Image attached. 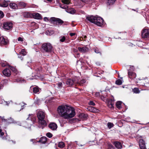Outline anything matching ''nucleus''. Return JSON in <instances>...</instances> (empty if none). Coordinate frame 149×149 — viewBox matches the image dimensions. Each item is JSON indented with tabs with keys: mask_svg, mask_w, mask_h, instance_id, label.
<instances>
[{
	"mask_svg": "<svg viewBox=\"0 0 149 149\" xmlns=\"http://www.w3.org/2000/svg\"><path fill=\"white\" fill-rule=\"evenodd\" d=\"M86 19L90 22L94 23L99 26H102L103 23V19L100 17L91 16L87 17Z\"/></svg>",
	"mask_w": 149,
	"mask_h": 149,
	"instance_id": "3",
	"label": "nucleus"
},
{
	"mask_svg": "<svg viewBox=\"0 0 149 149\" xmlns=\"http://www.w3.org/2000/svg\"><path fill=\"white\" fill-rule=\"evenodd\" d=\"M86 82V81L84 79L81 80L79 82L76 81V83L79 84L80 85H82L84 83Z\"/></svg>",
	"mask_w": 149,
	"mask_h": 149,
	"instance_id": "29",
	"label": "nucleus"
},
{
	"mask_svg": "<svg viewBox=\"0 0 149 149\" xmlns=\"http://www.w3.org/2000/svg\"><path fill=\"white\" fill-rule=\"evenodd\" d=\"M17 81L18 82H22V81L20 80L19 79H18L17 80Z\"/></svg>",
	"mask_w": 149,
	"mask_h": 149,
	"instance_id": "54",
	"label": "nucleus"
},
{
	"mask_svg": "<svg viewBox=\"0 0 149 149\" xmlns=\"http://www.w3.org/2000/svg\"><path fill=\"white\" fill-rule=\"evenodd\" d=\"M27 61H28L27 62L26 65L28 66H29L30 65V63H31L32 62V61L31 59L29 57H28V58Z\"/></svg>",
	"mask_w": 149,
	"mask_h": 149,
	"instance_id": "32",
	"label": "nucleus"
},
{
	"mask_svg": "<svg viewBox=\"0 0 149 149\" xmlns=\"http://www.w3.org/2000/svg\"><path fill=\"white\" fill-rule=\"evenodd\" d=\"M29 117H28L27 118V119H29L30 118V119H31H31H32V118H34V115L33 114H29Z\"/></svg>",
	"mask_w": 149,
	"mask_h": 149,
	"instance_id": "44",
	"label": "nucleus"
},
{
	"mask_svg": "<svg viewBox=\"0 0 149 149\" xmlns=\"http://www.w3.org/2000/svg\"><path fill=\"white\" fill-rule=\"evenodd\" d=\"M18 41H23V38H22L21 37H19L18 38Z\"/></svg>",
	"mask_w": 149,
	"mask_h": 149,
	"instance_id": "50",
	"label": "nucleus"
},
{
	"mask_svg": "<svg viewBox=\"0 0 149 149\" xmlns=\"http://www.w3.org/2000/svg\"><path fill=\"white\" fill-rule=\"evenodd\" d=\"M9 6L11 8L13 9H16L18 8L17 5L15 3H10Z\"/></svg>",
	"mask_w": 149,
	"mask_h": 149,
	"instance_id": "18",
	"label": "nucleus"
},
{
	"mask_svg": "<svg viewBox=\"0 0 149 149\" xmlns=\"http://www.w3.org/2000/svg\"><path fill=\"white\" fill-rule=\"evenodd\" d=\"M122 102L121 101H118L117 102L116 105L117 108L118 109H120L121 108V104Z\"/></svg>",
	"mask_w": 149,
	"mask_h": 149,
	"instance_id": "21",
	"label": "nucleus"
},
{
	"mask_svg": "<svg viewBox=\"0 0 149 149\" xmlns=\"http://www.w3.org/2000/svg\"><path fill=\"white\" fill-rule=\"evenodd\" d=\"M8 6V3L6 1L4 2L2 4L0 3V6L3 7H6Z\"/></svg>",
	"mask_w": 149,
	"mask_h": 149,
	"instance_id": "25",
	"label": "nucleus"
},
{
	"mask_svg": "<svg viewBox=\"0 0 149 149\" xmlns=\"http://www.w3.org/2000/svg\"><path fill=\"white\" fill-rule=\"evenodd\" d=\"M113 103L111 100H109L107 103L108 106L110 108H112L113 107Z\"/></svg>",
	"mask_w": 149,
	"mask_h": 149,
	"instance_id": "20",
	"label": "nucleus"
},
{
	"mask_svg": "<svg viewBox=\"0 0 149 149\" xmlns=\"http://www.w3.org/2000/svg\"><path fill=\"white\" fill-rule=\"evenodd\" d=\"M70 35L72 37L75 35L76 33H70Z\"/></svg>",
	"mask_w": 149,
	"mask_h": 149,
	"instance_id": "51",
	"label": "nucleus"
},
{
	"mask_svg": "<svg viewBox=\"0 0 149 149\" xmlns=\"http://www.w3.org/2000/svg\"><path fill=\"white\" fill-rule=\"evenodd\" d=\"M88 109L90 111L93 112H95L96 109L93 107H89Z\"/></svg>",
	"mask_w": 149,
	"mask_h": 149,
	"instance_id": "40",
	"label": "nucleus"
},
{
	"mask_svg": "<svg viewBox=\"0 0 149 149\" xmlns=\"http://www.w3.org/2000/svg\"><path fill=\"white\" fill-rule=\"evenodd\" d=\"M80 40H81V41H82V40H84V38H82V37H80Z\"/></svg>",
	"mask_w": 149,
	"mask_h": 149,
	"instance_id": "53",
	"label": "nucleus"
},
{
	"mask_svg": "<svg viewBox=\"0 0 149 149\" xmlns=\"http://www.w3.org/2000/svg\"><path fill=\"white\" fill-rule=\"evenodd\" d=\"M86 36H84V41H85L86 40Z\"/></svg>",
	"mask_w": 149,
	"mask_h": 149,
	"instance_id": "57",
	"label": "nucleus"
},
{
	"mask_svg": "<svg viewBox=\"0 0 149 149\" xmlns=\"http://www.w3.org/2000/svg\"><path fill=\"white\" fill-rule=\"evenodd\" d=\"M44 20L45 21H49L47 17H45L44 18Z\"/></svg>",
	"mask_w": 149,
	"mask_h": 149,
	"instance_id": "52",
	"label": "nucleus"
},
{
	"mask_svg": "<svg viewBox=\"0 0 149 149\" xmlns=\"http://www.w3.org/2000/svg\"><path fill=\"white\" fill-rule=\"evenodd\" d=\"M74 52H77V49H74Z\"/></svg>",
	"mask_w": 149,
	"mask_h": 149,
	"instance_id": "61",
	"label": "nucleus"
},
{
	"mask_svg": "<svg viewBox=\"0 0 149 149\" xmlns=\"http://www.w3.org/2000/svg\"><path fill=\"white\" fill-rule=\"evenodd\" d=\"M122 81L120 79H118L116 81V84L117 85H120L122 84Z\"/></svg>",
	"mask_w": 149,
	"mask_h": 149,
	"instance_id": "35",
	"label": "nucleus"
},
{
	"mask_svg": "<svg viewBox=\"0 0 149 149\" xmlns=\"http://www.w3.org/2000/svg\"><path fill=\"white\" fill-rule=\"evenodd\" d=\"M79 117L82 120H86L88 117V116L86 114L84 113H81L79 115Z\"/></svg>",
	"mask_w": 149,
	"mask_h": 149,
	"instance_id": "15",
	"label": "nucleus"
},
{
	"mask_svg": "<svg viewBox=\"0 0 149 149\" xmlns=\"http://www.w3.org/2000/svg\"><path fill=\"white\" fill-rule=\"evenodd\" d=\"M4 16V14L3 12L0 11V18H2Z\"/></svg>",
	"mask_w": 149,
	"mask_h": 149,
	"instance_id": "47",
	"label": "nucleus"
},
{
	"mask_svg": "<svg viewBox=\"0 0 149 149\" xmlns=\"http://www.w3.org/2000/svg\"><path fill=\"white\" fill-rule=\"evenodd\" d=\"M37 116L38 120V124L41 125L39 127L43 129L47 125V123L45 119V113L42 111H39L37 113Z\"/></svg>",
	"mask_w": 149,
	"mask_h": 149,
	"instance_id": "2",
	"label": "nucleus"
},
{
	"mask_svg": "<svg viewBox=\"0 0 149 149\" xmlns=\"http://www.w3.org/2000/svg\"><path fill=\"white\" fill-rule=\"evenodd\" d=\"M139 145L141 149H145L146 148L145 143L143 144H139Z\"/></svg>",
	"mask_w": 149,
	"mask_h": 149,
	"instance_id": "38",
	"label": "nucleus"
},
{
	"mask_svg": "<svg viewBox=\"0 0 149 149\" xmlns=\"http://www.w3.org/2000/svg\"><path fill=\"white\" fill-rule=\"evenodd\" d=\"M149 35V31L147 29H145L143 30L142 32L141 36L143 38H147Z\"/></svg>",
	"mask_w": 149,
	"mask_h": 149,
	"instance_id": "7",
	"label": "nucleus"
},
{
	"mask_svg": "<svg viewBox=\"0 0 149 149\" xmlns=\"http://www.w3.org/2000/svg\"><path fill=\"white\" fill-rule=\"evenodd\" d=\"M65 40V36H61L60 37V41L61 42H64Z\"/></svg>",
	"mask_w": 149,
	"mask_h": 149,
	"instance_id": "36",
	"label": "nucleus"
},
{
	"mask_svg": "<svg viewBox=\"0 0 149 149\" xmlns=\"http://www.w3.org/2000/svg\"><path fill=\"white\" fill-rule=\"evenodd\" d=\"M24 17L26 18H32V14L28 12H25L23 13Z\"/></svg>",
	"mask_w": 149,
	"mask_h": 149,
	"instance_id": "16",
	"label": "nucleus"
},
{
	"mask_svg": "<svg viewBox=\"0 0 149 149\" xmlns=\"http://www.w3.org/2000/svg\"><path fill=\"white\" fill-rule=\"evenodd\" d=\"M3 27L6 30L11 29L13 27V24L10 22H5L3 24Z\"/></svg>",
	"mask_w": 149,
	"mask_h": 149,
	"instance_id": "6",
	"label": "nucleus"
},
{
	"mask_svg": "<svg viewBox=\"0 0 149 149\" xmlns=\"http://www.w3.org/2000/svg\"><path fill=\"white\" fill-rule=\"evenodd\" d=\"M78 49L80 52L83 53L87 52L88 50V49L86 46H84L82 47H78Z\"/></svg>",
	"mask_w": 149,
	"mask_h": 149,
	"instance_id": "10",
	"label": "nucleus"
},
{
	"mask_svg": "<svg viewBox=\"0 0 149 149\" xmlns=\"http://www.w3.org/2000/svg\"><path fill=\"white\" fill-rule=\"evenodd\" d=\"M0 134L1 136H3L4 135V133L2 132L0 133Z\"/></svg>",
	"mask_w": 149,
	"mask_h": 149,
	"instance_id": "56",
	"label": "nucleus"
},
{
	"mask_svg": "<svg viewBox=\"0 0 149 149\" xmlns=\"http://www.w3.org/2000/svg\"><path fill=\"white\" fill-rule=\"evenodd\" d=\"M31 125V124H30L29 125L28 127V128Z\"/></svg>",
	"mask_w": 149,
	"mask_h": 149,
	"instance_id": "63",
	"label": "nucleus"
},
{
	"mask_svg": "<svg viewBox=\"0 0 149 149\" xmlns=\"http://www.w3.org/2000/svg\"><path fill=\"white\" fill-rule=\"evenodd\" d=\"M75 83H76V81H74L70 79H68L66 82L67 84L69 86L73 85V84Z\"/></svg>",
	"mask_w": 149,
	"mask_h": 149,
	"instance_id": "13",
	"label": "nucleus"
},
{
	"mask_svg": "<svg viewBox=\"0 0 149 149\" xmlns=\"http://www.w3.org/2000/svg\"><path fill=\"white\" fill-rule=\"evenodd\" d=\"M116 0H108L107 2V4L111 5L113 4L115 2Z\"/></svg>",
	"mask_w": 149,
	"mask_h": 149,
	"instance_id": "28",
	"label": "nucleus"
},
{
	"mask_svg": "<svg viewBox=\"0 0 149 149\" xmlns=\"http://www.w3.org/2000/svg\"><path fill=\"white\" fill-rule=\"evenodd\" d=\"M63 84L62 83L59 82L58 83V86L59 88H61Z\"/></svg>",
	"mask_w": 149,
	"mask_h": 149,
	"instance_id": "48",
	"label": "nucleus"
},
{
	"mask_svg": "<svg viewBox=\"0 0 149 149\" xmlns=\"http://www.w3.org/2000/svg\"><path fill=\"white\" fill-rule=\"evenodd\" d=\"M145 144V143L144 141L143 140V139H140L139 141V144Z\"/></svg>",
	"mask_w": 149,
	"mask_h": 149,
	"instance_id": "43",
	"label": "nucleus"
},
{
	"mask_svg": "<svg viewBox=\"0 0 149 149\" xmlns=\"http://www.w3.org/2000/svg\"><path fill=\"white\" fill-rule=\"evenodd\" d=\"M80 1H82L83 3H87L90 1V0H80Z\"/></svg>",
	"mask_w": 149,
	"mask_h": 149,
	"instance_id": "41",
	"label": "nucleus"
},
{
	"mask_svg": "<svg viewBox=\"0 0 149 149\" xmlns=\"http://www.w3.org/2000/svg\"><path fill=\"white\" fill-rule=\"evenodd\" d=\"M75 11H76L73 8H71L68 10V12L71 14H73L75 13Z\"/></svg>",
	"mask_w": 149,
	"mask_h": 149,
	"instance_id": "30",
	"label": "nucleus"
},
{
	"mask_svg": "<svg viewBox=\"0 0 149 149\" xmlns=\"http://www.w3.org/2000/svg\"><path fill=\"white\" fill-rule=\"evenodd\" d=\"M18 58H19L21 61L23 60V57L20 55H18Z\"/></svg>",
	"mask_w": 149,
	"mask_h": 149,
	"instance_id": "49",
	"label": "nucleus"
},
{
	"mask_svg": "<svg viewBox=\"0 0 149 149\" xmlns=\"http://www.w3.org/2000/svg\"><path fill=\"white\" fill-rule=\"evenodd\" d=\"M94 52L95 53L98 54L100 53V55H101V53L99 51V49L97 48H95L94 49Z\"/></svg>",
	"mask_w": 149,
	"mask_h": 149,
	"instance_id": "39",
	"label": "nucleus"
},
{
	"mask_svg": "<svg viewBox=\"0 0 149 149\" xmlns=\"http://www.w3.org/2000/svg\"><path fill=\"white\" fill-rule=\"evenodd\" d=\"M62 1L63 3L66 4H69L70 3V0H62Z\"/></svg>",
	"mask_w": 149,
	"mask_h": 149,
	"instance_id": "34",
	"label": "nucleus"
},
{
	"mask_svg": "<svg viewBox=\"0 0 149 149\" xmlns=\"http://www.w3.org/2000/svg\"><path fill=\"white\" fill-rule=\"evenodd\" d=\"M65 146V144L63 142H59L58 144V147L61 148H63Z\"/></svg>",
	"mask_w": 149,
	"mask_h": 149,
	"instance_id": "26",
	"label": "nucleus"
},
{
	"mask_svg": "<svg viewBox=\"0 0 149 149\" xmlns=\"http://www.w3.org/2000/svg\"><path fill=\"white\" fill-rule=\"evenodd\" d=\"M23 109V106H21V109L19 110H18V111H20L21 109Z\"/></svg>",
	"mask_w": 149,
	"mask_h": 149,
	"instance_id": "58",
	"label": "nucleus"
},
{
	"mask_svg": "<svg viewBox=\"0 0 149 149\" xmlns=\"http://www.w3.org/2000/svg\"><path fill=\"white\" fill-rule=\"evenodd\" d=\"M89 105L93 106H94L95 105V103L92 101H90L89 102Z\"/></svg>",
	"mask_w": 149,
	"mask_h": 149,
	"instance_id": "46",
	"label": "nucleus"
},
{
	"mask_svg": "<svg viewBox=\"0 0 149 149\" xmlns=\"http://www.w3.org/2000/svg\"><path fill=\"white\" fill-rule=\"evenodd\" d=\"M114 126L113 124L109 122L107 123V126L109 129H111Z\"/></svg>",
	"mask_w": 149,
	"mask_h": 149,
	"instance_id": "31",
	"label": "nucleus"
},
{
	"mask_svg": "<svg viewBox=\"0 0 149 149\" xmlns=\"http://www.w3.org/2000/svg\"><path fill=\"white\" fill-rule=\"evenodd\" d=\"M133 91L134 93H140V91L137 88H135L133 89Z\"/></svg>",
	"mask_w": 149,
	"mask_h": 149,
	"instance_id": "33",
	"label": "nucleus"
},
{
	"mask_svg": "<svg viewBox=\"0 0 149 149\" xmlns=\"http://www.w3.org/2000/svg\"><path fill=\"white\" fill-rule=\"evenodd\" d=\"M10 102H5V103H6V104L7 105H9V103H10Z\"/></svg>",
	"mask_w": 149,
	"mask_h": 149,
	"instance_id": "55",
	"label": "nucleus"
},
{
	"mask_svg": "<svg viewBox=\"0 0 149 149\" xmlns=\"http://www.w3.org/2000/svg\"><path fill=\"white\" fill-rule=\"evenodd\" d=\"M3 88V86H0V90L2 89Z\"/></svg>",
	"mask_w": 149,
	"mask_h": 149,
	"instance_id": "60",
	"label": "nucleus"
},
{
	"mask_svg": "<svg viewBox=\"0 0 149 149\" xmlns=\"http://www.w3.org/2000/svg\"><path fill=\"white\" fill-rule=\"evenodd\" d=\"M46 136L49 138H51L52 136V135L50 133H48L46 134Z\"/></svg>",
	"mask_w": 149,
	"mask_h": 149,
	"instance_id": "42",
	"label": "nucleus"
},
{
	"mask_svg": "<svg viewBox=\"0 0 149 149\" xmlns=\"http://www.w3.org/2000/svg\"><path fill=\"white\" fill-rule=\"evenodd\" d=\"M128 75L129 77L131 79L135 78L136 77V74L132 71H129L128 72Z\"/></svg>",
	"mask_w": 149,
	"mask_h": 149,
	"instance_id": "12",
	"label": "nucleus"
},
{
	"mask_svg": "<svg viewBox=\"0 0 149 149\" xmlns=\"http://www.w3.org/2000/svg\"><path fill=\"white\" fill-rule=\"evenodd\" d=\"M108 148L109 149H113V147L111 144H109L108 146Z\"/></svg>",
	"mask_w": 149,
	"mask_h": 149,
	"instance_id": "45",
	"label": "nucleus"
},
{
	"mask_svg": "<svg viewBox=\"0 0 149 149\" xmlns=\"http://www.w3.org/2000/svg\"><path fill=\"white\" fill-rule=\"evenodd\" d=\"M9 67L10 68V69L14 73L17 74V70L14 67H12V66H9Z\"/></svg>",
	"mask_w": 149,
	"mask_h": 149,
	"instance_id": "24",
	"label": "nucleus"
},
{
	"mask_svg": "<svg viewBox=\"0 0 149 149\" xmlns=\"http://www.w3.org/2000/svg\"><path fill=\"white\" fill-rule=\"evenodd\" d=\"M49 21L52 23H53L54 22H56V25H62L64 23L63 21L60 19L56 18L54 17H51Z\"/></svg>",
	"mask_w": 149,
	"mask_h": 149,
	"instance_id": "5",
	"label": "nucleus"
},
{
	"mask_svg": "<svg viewBox=\"0 0 149 149\" xmlns=\"http://www.w3.org/2000/svg\"><path fill=\"white\" fill-rule=\"evenodd\" d=\"M60 7L61 8H64H64H64V7H62V6H60Z\"/></svg>",
	"mask_w": 149,
	"mask_h": 149,
	"instance_id": "62",
	"label": "nucleus"
},
{
	"mask_svg": "<svg viewBox=\"0 0 149 149\" xmlns=\"http://www.w3.org/2000/svg\"><path fill=\"white\" fill-rule=\"evenodd\" d=\"M47 139V138L46 137H42L40 138V141L42 143H45L46 142Z\"/></svg>",
	"mask_w": 149,
	"mask_h": 149,
	"instance_id": "19",
	"label": "nucleus"
},
{
	"mask_svg": "<svg viewBox=\"0 0 149 149\" xmlns=\"http://www.w3.org/2000/svg\"><path fill=\"white\" fill-rule=\"evenodd\" d=\"M2 120H5V121H6V120H6L5 119H4L3 118H3H2Z\"/></svg>",
	"mask_w": 149,
	"mask_h": 149,
	"instance_id": "59",
	"label": "nucleus"
},
{
	"mask_svg": "<svg viewBox=\"0 0 149 149\" xmlns=\"http://www.w3.org/2000/svg\"><path fill=\"white\" fill-rule=\"evenodd\" d=\"M4 75L7 77H9L11 74V72L9 69H5L3 71Z\"/></svg>",
	"mask_w": 149,
	"mask_h": 149,
	"instance_id": "11",
	"label": "nucleus"
},
{
	"mask_svg": "<svg viewBox=\"0 0 149 149\" xmlns=\"http://www.w3.org/2000/svg\"><path fill=\"white\" fill-rule=\"evenodd\" d=\"M49 128L53 130H56L57 127V125L54 123H51L48 126Z\"/></svg>",
	"mask_w": 149,
	"mask_h": 149,
	"instance_id": "8",
	"label": "nucleus"
},
{
	"mask_svg": "<svg viewBox=\"0 0 149 149\" xmlns=\"http://www.w3.org/2000/svg\"><path fill=\"white\" fill-rule=\"evenodd\" d=\"M8 43V40L2 36L0 37V45H6Z\"/></svg>",
	"mask_w": 149,
	"mask_h": 149,
	"instance_id": "9",
	"label": "nucleus"
},
{
	"mask_svg": "<svg viewBox=\"0 0 149 149\" xmlns=\"http://www.w3.org/2000/svg\"><path fill=\"white\" fill-rule=\"evenodd\" d=\"M1 65L2 67H4L7 66H10L8 65V63L6 61H2L1 63Z\"/></svg>",
	"mask_w": 149,
	"mask_h": 149,
	"instance_id": "22",
	"label": "nucleus"
},
{
	"mask_svg": "<svg viewBox=\"0 0 149 149\" xmlns=\"http://www.w3.org/2000/svg\"><path fill=\"white\" fill-rule=\"evenodd\" d=\"M10 123H14L13 121V120H12V121H11V122H10Z\"/></svg>",
	"mask_w": 149,
	"mask_h": 149,
	"instance_id": "64",
	"label": "nucleus"
},
{
	"mask_svg": "<svg viewBox=\"0 0 149 149\" xmlns=\"http://www.w3.org/2000/svg\"><path fill=\"white\" fill-rule=\"evenodd\" d=\"M32 17L34 18L40 19L41 18V15L38 13H35L32 14Z\"/></svg>",
	"mask_w": 149,
	"mask_h": 149,
	"instance_id": "14",
	"label": "nucleus"
},
{
	"mask_svg": "<svg viewBox=\"0 0 149 149\" xmlns=\"http://www.w3.org/2000/svg\"><path fill=\"white\" fill-rule=\"evenodd\" d=\"M53 47L49 43H45L42 45L41 50L44 52L51 53L53 51Z\"/></svg>",
	"mask_w": 149,
	"mask_h": 149,
	"instance_id": "4",
	"label": "nucleus"
},
{
	"mask_svg": "<svg viewBox=\"0 0 149 149\" xmlns=\"http://www.w3.org/2000/svg\"><path fill=\"white\" fill-rule=\"evenodd\" d=\"M57 111L59 115L65 119L71 118L75 115L74 109L67 105L59 106L58 108Z\"/></svg>",
	"mask_w": 149,
	"mask_h": 149,
	"instance_id": "1",
	"label": "nucleus"
},
{
	"mask_svg": "<svg viewBox=\"0 0 149 149\" xmlns=\"http://www.w3.org/2000/svg\"><path fill=\"white\" fill-rule=\"evenodd\" d=\"M18 5L21 8H24L26 6V4L23 2H20L19 3Z\"/></svg>",
	"mask_w": 149,
	"mask_h": 149,
	"instance_id": "23",
	"label": "nucleus"
},
{
	"mask_svg": "<svg viewBox=\"0 0 149 149\" xmlns=\"http://www.w3.org/2000/svg\"><path fill=\"white\" fill-rule=\"evenodd\" d=\"M114 144L115 146L117 148L120 149L122 148V144L120 142H116L114 143Z\"/></svg>",
	"mask_w": 149,
	"mask_h": 149,
	"instance_id": "17",
	"label": "nucleus"
},
{
	"mask_svg": "<svg viewBox=\"0 0 149 149\" xmlns=\"http://www.w3.org/2000/svg\"><path fill=\"white\" fill-rule=\"evenodd\" d=\"M19 53L20 54H22L23 56H25L27 54V52L24 49H22L21 51L19 52Z\"/></svg>",
	"mask_w": 149,
	"mask_h": 149,
	"instance_id": "27",
	"label": "nucleus"
},
{
	"mask_svg": "<svg viewBox=\"0 0 149 149\" xmlns=\"http://www.w3.org/2000/svg\"><path fill=\"white\" fill-rule=\"evenodd\" d=\"M33 91L34 93H36L39 91V89L37 87H34L33 88Z\"/></svg>",
	"mask_w": 149,
	"mask_h": 149,
	"instance_id": "37",
	"label": "nucleus"
}]
</instances>
